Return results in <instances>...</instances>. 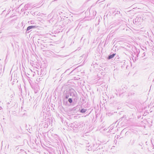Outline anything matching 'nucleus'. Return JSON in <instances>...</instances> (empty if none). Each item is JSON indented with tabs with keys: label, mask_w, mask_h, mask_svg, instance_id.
<instances>
[{
	"label": "nucleus",
	"mask_w": 154,
	"mask_h": 154,
	"mask_svg": "<svg viewBox=\"0 0 154 154\" xmlns=\"http://www.w3.org/2000/svg\"><path fill=\"white\" fill-rule=\"evenodd\" d=\"M86 110H87L86 109H83L81 110L80 112H81L84 113L86 111Z\"/></svg>",
	"instance_id": "7ed1b4c3"
},
{
	"label": "nucleus",
	"mask_w": 154,
	"mask_h": 154,
	"mask_svg": "<svg viewBox=\"0 0 154 154\" xmlns=\"http://www.w3.org/2000/svg\"><path fill=\"white\" fill-rule=\"evenodd\" d=\"M35 27H35V26H29L27 28V31L29 30H30V29H31L33 28H34Z\"/></svg>",
	"instance_id": "f257e3e1"
},
{
	"label": "nucleus",
	"mask_w": 154,
	"mask_h": 154,
	"mask_svg": "<svg viewBox=\"0 0 154 154\" xmlns=\"http://www.w3.org/2000/svg\"><path fill=\"white\" fill-rule=\"evenodd\" d=\"M115 55V54H114L109 56L108 57V59H109L112 58L114 57Z\"/></svg>",
	"instance_id": "f03ea898"
},
{
	"label": "nucleus",
	"mask_w": 154,
	"mask_h": 154,
	"mask_svg": "<svg viewBox=\"0 0 154 154\" xmlns=\"http://www.w3.org/2000/svg\"><path fill=\"white\" fill-rule=\"evenodd\" d=\"M68 101L70 103H71L72 102V100L71 98H69L68 100Z\"/></svg>",
	"instance_id": "20e7f679"
}]
</instances>
